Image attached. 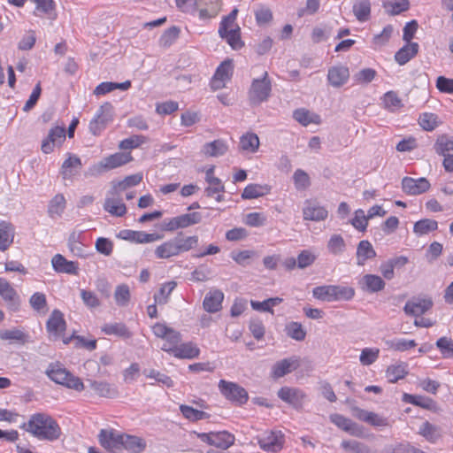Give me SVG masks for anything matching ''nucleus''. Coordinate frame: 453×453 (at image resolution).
Wrapping results in <instances>:
<instances>
[{
  "instance_id": "nucleus-30",
  "label": "nucleus",
  "mask_w": 453,
  "mask_h": 453,
  "mask_svg": "<svg viewBox=\"0 0 453 453\" xmlns=\"http://www.w3.org/2000/svg\"><path fill=\"white\" fill-rule=\"evenodd\" d=\"M102 331L106 335H115L122 339H129L133 335L128 327L121 322L107 323L102 326Z\"/></svg>"
},
{
  "instance_id": "nucleus-48",
  "label": "nucleus",
  "mask_w": 453,
  "mask_h": 453,
  "mask_svg": "<svg viewBox=\"0 0 453 453\" xmlns=\"http://www.w3.org/2000/svg\"><path fill=\"white\" fill-rule=\"evenodd\" d=\"M346 249V243L341 234H334L331 235L327 242V250L329 253L337 256L344 252Z\"/></svg>"
},
{
  "instance_id": "nucleus-9",
  "label": "nucleus",
  "mask_w": 453,
  "mask_h": 453,
  "mask_svg": "<svg viewBox=\"0 0 453 453\" xmlns=\"http://www.w3.org/2000/svg\"><path fill=\"white\" fill-rule=\"evenodd\" d=\"M112 120V105L104 103L97 110L95 117L89 123V130L94 135H98Z\"/></svg>"
},
{
  "instance_id": "nucleus-27",
  "label": "nucleus",
  "mask_w": 453,
  "mask_h": 453,
  "mask_svg": "<svg viewBox=\"0 0 453 453\" xmlns=\"http://www.w3.org/2000/svg\"><path fill=\"white\" fill-rule=\"evenodd\" d=\"M219 35L222 39L226 41L233 50H239L243 46V42L241 39V29L238 26L225 27V30L222 32H220L219 27Z\"/></svg>"
},
{
  "instance_id": "nucleus-54",
  "label": "nucleus",
  "mask_w": 453,
  "mask_h": 453,
  "mask_svg": "<svg viewBox=\"0 0 453 453\" xmlns=\"http://www.w3.org/2000/svg\"><path fill=\"white\" fill-rule=\"evenodd\" d=\"M70 251L76 257H84L87 256V248L79 241V235L73 233L68 239Z\"/></svg>"
},
{
  "instance_id": "nucleus-19",
  "label": "nucleus",
  "mask_w": 453,
  "mask_h": 453,
  "mask_svg": "<svg viewBox=\"0 0 453 453\" xmlns=\"http://www.w3.org/2000/svg\"><path fill=\"white\" fill-rule=\"evenodd\" d=\"M433 306V301L429 298H417L408 301L403 311L407 315L419 317Z\"/></svg>"
},
{
  "instance_id": "nucleus-8",
  "label": "nucleus",
  "mask_w": 453,
  "mask_h": 453,
  "mask_svg": "<svg viewBox=\"0 0 453 453\" xmlns=\"http://www.w3.org/2000/svg\"><path fill=\"white\" fill-rule=\"evenodd\" d=\"M220 393L229 401L243 404L248 401V393L240 385L234 382L220 380L219 382Z\"/></svg>"
},
{
  "instance_id": "nucleus-10",
  "label": "nucleus",
  "mask_w": 453,
  "mask_h": 453,
  "mask_svg": "<svg viewBox=\"0 0 453 453\" xmlns=\"http://www.w3.org/2000/svg\"><path fill=\"white\" fill-rule=\"evenodd\" d=\"M260 448L267 452H278L284 444V435L280 431H265L257 436Z\"/></svg>"
},
{
  "instance_id": "nucleus-16",
  "label": "nucleus",
  "mask_w": 453,
  "mask_h": 453,
  "mask_svg": "<svg viewBox=\"0 0 453 453\" xmlns=\"http://www.w3.org/2000/svg\"><path fill=\"white\" fill-rule=\"evenodd\" d=\"M66 323L63 313L58 310H54L46 323V329L50 338L57 340L65 330Z\"/></svg>"
},
{
  "instance_id": "nucleus-17",
  "label": "nucleus",
  "mask_w": 453,
  "mask_h": 453,
  "mask_svg": "<svg viewBox=\"0 0 453 453\" xmlns=\"http://www.w3.org/2000/svg\"><path fill=\"white\" fill-rule=\"evenodd\" d=\"M330 420L340 429L347 432L352 436L362 437L364 431L362 426L341 414L330 415Z\"/></svg>"
},
{
  "instance_id": "nucleus-1",
  "label": "nucleus",
  "mask_w": 453,
  "mask_h": 453,
  "mask_svg": "<svg viewBox=\"0 0 453 453\" xmlns=\"http://www.w3.org/2000/svg\"><path fill=\"white\" fill-rule=\"evenodd\" d=\"M98 439L100 444L112 453L125 449L131 453H142L147 446L146 441L135 435L119 434L113 429H102Z\"/></svg>"
},
{
  "instance_id": "nucleus-50",
  "label": "nucleus",
  "mask_w": 453,
  "mask_h": 453,
  "mask_svg": "<svg viewBox=\"0 0 453 453\" xmlns=\"http://www.w3.org/2000/svg\"><path fill=\"white\" fill-rule=\"evenodd\" d=\"M175 287V281H168L162 285L159 291L154 295L155 303L159 305L165 304Z\"/></svg>"
},
{
  "instance_id": "nucleus-21",
  "label": "nucleus",
  "mask_w": 453,
  "mask_h": 453,
  "mask_svg": "<svg viewBox=\"0 0 453 453\" xmlns=\"http://www.w3.org/2000/svg\"><path fill=\"white\" fill-rule=\"evenodd\" d=\"M349 78V71L345 65H334L328 69L327 81L334 88L343 86L348 81Z\"/></svg>"
},
{
  "instance_id": "nucleus-13",
  "label": "nucleus",
  "mask_w": 453,
  "mask_h": 453,
  "mask_svg": "<svg viewBox=\"0 0 453 453\" xmlns=\"http://www.w3.org/2000/svg\"><path fill=\"white\" fill-rule=\"evenodd\" d=\"M104 209L112 216L122 217L127 213V207L122 202L120 193L111 189L106 196Z\"/></svg>"
},
{
  "instance_id": "nucleus-15",
  "label": "nucleus",
  "mask_w": 453,
  "mask_h": 453,
  "mask_svg": "<svg viewBox=\"0 0 453 453\" xmlns=\"http://www.w3.org/2000/svg\"><path fill=\"white\" fill-rule=\"evenodd\" d=\"M430 182L426 178L420 177L414 179L404 177L402 180V189L409 196H418L426 192L430 188Z\"/></svg>"
},
{
  "instance_id": "nucleus-2",
  "label": "nucleus",
  "mask_w": 453,
  "mask_h": 453,
  "mask_svg": "<svg viewBox=\"0 0 453 453\" xmlns=\"http://www.w3.org/2000/svg\"><path fill=\"white\" fill-rule=\"evenodd\" d=\"M20 428L41 441H54L59 439L62 434L58 422L44 412L31 415L28 421L23 423Z\"/></svg>"
},
{
  "instance_id": "nucleus-29",
  "label": "nucleus",
  "mask_w": 453,
  "mask_h": 453,
  "mask_svg": "<svg viewBox=\"0 0 453 453\" xmlns=\"http://www.w3.org/2000/svg\"><path fill=\"white\" fill-rule=\"evenodd\" d=\"M356 256L357 265H364L368 259H372L376 257V251L369 241L363 240L357 247Z\"/></svg>"
},
{
  "instance_id": "nucleus-59",
  "label": "nucleus",
  "mask_w": 453,
  "mask_h": 453,
  "mask_svg": "<svg viewBox=\"0 0 453 453\" xmlns=\"http://www.w3.org/2000/svg\"><path fill=\"white\" fill-rule=\"evenodd\" d=\"M164 339H165V342L162 345L161 349L166 352L173 353L174 349L178 347V344L180 341V334L174 329L170 328L169 334H167Z\"/></svg>"
},
{
  "instance_id": "nucleus-60",
  "label": "nucleus",
  "mask_w": 453,
  "mask_h": 453,
  "mask_svg": "<svg viewBox=\"0 0 453 453\" xmlns=\"http://www.w3.org/2000/svg\"><path fill=\"white\" fill-rule=\"evenodd\" d=\"M130 289L126 284L117 286L114 292V299L119 306H127L130 300Z\"/></svg>"
},
{
  "instance_id": "nucleus-3",
  "label": "nucleus",
  "mask_w": 453,
  "mask_h": 453,
  "mask_svg": "<svg viewBox=\"0 0 453 453\" xmlns=\"http://www.w3.org/2000/svg\"><path fill=\"white\" fill-rule=\"evenodd\" d=\"M198 244V236H183L182 233L175 237L169 239L158 245L155 250V255L157 258L168 259L177 257L183 252H188Z\"/></svg>"
},
{
  "instance_id": "nucleus-51",
  "label": "nucleus",
  "mask_w": 453,
  "mask_h": 453,
  "mask_svg": "<svg viewBox=\"0 0 453 453\" xmlns=\"http://www.w3.org/2000/svg\"><path fill=\"white\" fill-rule=\"evenodd\" d=\"M407 374L406 365L403 363L392 365L388 367L386 376L389 382L395 383L397 380L404 378Z\"/></svg>"
},
{
  "instance_id": "nucleus-7",
  "label": "nucleus",
  "mask_w": 453,
  "mask_h": 453,
  "mask_svg": "<svg viewBox=\"0 0 453 453\" xmlns=\"http://www.w3.org/2000/svg\"><path fill=\"white\" fill-rule=\"evenodd\" d=\"M277 395L281 401L297 411L303 409L307 400V395L303 389L287 386L280 388L277 392Z\"/></svg>"
},
{
  "instance_id": "nucleus-39",
  "label": "nucleus",
  "mask_w": 453,
  "mask_h": 453,
  "mask_svg": "<svg viewBox=\"0 0 453 453\" xmlns=\"http://www.w3.org/2000/svg\"><path fill=\"white\" fill-rule=\"evenodd\" d=\"M65 199L62 194L56 195L50 202L48 213L50 218L61 217L65 209Z\"/></svg>"
},
{
  "instance_id": "nucleus-31",
  "label": "nucleus",
  "mask_w": 453,
  "mask_h": 453,
  "mask_svg": "<svg viewBox=\"0 0 453 453\" xmlns=\"http://www.w3.org/2000/svg\"><path fill=\"white\" fill-rule=\"evenodd\" d=\"M15 230L13 226L6 221L0 222V250H6L13 242Z\"/></svg>"
},
{
  "instance_id": "nucleus-37",
  "label": "nucleus",
  "mask_w": 453,
  "mask_h": 453,
  "mask_svg": "<svg viewBox=\"0 0 453 453\" xmlns=\"http://www.w3.org/2000/svg\"><path fill=\"white\" fill-rule=\"evenodd\" d=\"M28 334L19 328L10 330H0V340L10 341L11 342H18L24 344L27 342Z\"/></svg>"
},
{
  "instance_id": "nucleus-28",
  "label": "nucleus",
  "mask_w": 453,
  "mask_h": 453,
  "mask_svg": "<svg viewBox=\"0 0 453 453\" xmlns=\"http://www.w3.org/2000/svg\"><path fill=\"white\" fill-rule=\"evenodd\" d=\"M359 284L364 291L376 293L384 289L386 283L381 277L375 274H365Z\"/></svg>"
},
{
  "instance_id": "nucleus-12",
  "label": "nucleus",
  "mask_w": 453,
  "mask_h": 453,
  "mask_svg": "<svg viewBox=\"0 0 453 453\" xmlns=\"http://www.w3.org/2000/svg\"><path fill=\"white\" fill-rule=\"evenodd\" d=\"M202 220L200 212H190L173 217L165 222V229L167 231H175L179 228H186L188 226L198 224Z\"/></svg>"
},
{
  "instance_id": "nucleus-47",
  "label": "nucleus",
  "mask_w": 453,
  "mask_h": 453,
  "mask_svg": "<svg viewBox=\"0 0 453 453\" xmlns=\"http://www.w3.org/2000/svg\"><path fill=\"white\" fill-rule=\"evenodd\" d=\"M36 4L35 14L39 15L38 12L45 14L49 19H54L56 18L55 13V2L53 0H33Z\"/></svg>"
},
{
  "instance_id": "nucleus-38",
  "label": "nucleus",
  "mask_w": 453,
  "mask_h": 453,
  "mask_svg": "<svg viewBox=\"0 0 453 453\" xmlns=\"http://www.w3.org/2000/svg\"><path fill=\"white\" fill-rule=\"evenodd\" d=\"M418 124L425 131L431 132L438 127L441 124V121L438 115L434 113L423 112L418 117Z\"/></svg>"
},
{
  "instance_id": "nucleus-49",
  "label": "nucleus",
  "mask_w": 453,
  "mask_h": 453,
  "mask_svg": "<svg viewBox=\"0 0 453 453\" xmlns=\"http://www.w3.org/2000/svg\"><path fill=\"white\" fill-rule=\"evenodd\" d=\"M180 30L178 27L173 26L165 30L159 39V46L163 48H169L179 38Z\"/></svg>"
},
{
  "instance_id": "nucleus-24",
  "label": "nucleus",
  "mask_w": 453,
  "mask_h": 453,
  "mask_svg": "<svg viewBox=\"0 0 453 453\" xmlns=\"http://www.w3.org/2000/svg\"><path fill=\"white\" fill-rule=\"evenodd\" d=\"M298 359L296 357L284 358L276 362L272 367V376L279 379L291 372L298 367Z\"/></svg>"
},
{
  "instance_id": "nucleus-53",
  "label": "nucleus",
  "mask_w": 453,
  "mask_h": 453,
  "mask_svg": "<svg viewBox=\"0 0 453 453\" xmlns=\"http://www.w3.org/2000/svg\"><path fill=\"white\" fill-rule=\"evenodd\" d=\"M142 174H132L127 176L124 180L118 181L117 183L113 182L112 189H116L117 192L120 193L121 191H124L128 188L138 185L142 181Z\"/></svg>"
},
{
  "instance_id": "nucleus-5",
  "label": "nucleus",
  "mask_w": 453,
  "mask_h": 453,
  "mask_svg": "<svg viewBox=\"0 0 453 453\" xmlns=\"http://www.w3.org/2000/svg\"><path fill=\"white\" fill-rule=\"evenodd\" d=\"M48 377L54 382L65 386L68 388L76 391H81L84 388L83 382L80 378L70 373L65 368L56 364H51L46 371Z\"/></svg>"
},
{
  "instance_id": "nucleus-26",
  "label": "nucleus",
  "mask_w": 453,
  "mask_h": 453,
  "mask_svg": "<svg viewBox=\"0 0 453 453\" xmlns=\"http://www.w3.org/2000/svg\"><path fill=\"white\" fill-rule=\"evenodd\" d=\"M224 294L221 290L214 289L208 292L203 299V306L210 313L219 311L222 307Z\"/></svg>"
},
{
  "instance_id": "nucleus-36",
  "label": "nucleus",
  "mask_w": 453,
  "mask_h": 453,
  "mask_svg": "<svg viewBox=\"0 0 453 453\" xmlns=\"http://www.w3.org/2000/svg\"><path fill=\"white\" fill-rule=\"evenodd\" d=\"M268 185L249 184L242 193V199H255L264 196L270 192Z\"/></svg>"
},
{
  "instance_id": "nucleus-23",
  "label": "nucleus",
  "mask_w": 453,
  "mask_h": 453,
  "mask_svg": "<svg viewBox=\"0 0 453 453\" xmlns=\"http://www.w3.org/2000/svg\"><path fill=\"white\" fill-rule=\"evenodd\" d=\"M132 160L130 153L117 152L104 157L98 165V167L104 171L119 167Z\"/></svg>"
},
{
  "instance_id": "nucleus-61",
  "label": "nucleus",
  "mask_w": 453,
  "mask_h": 453,
  "mask_svg": "<svg viewBox=\"0 0 453 453\" xmlns=\"http://www.w3.org/2000/svg\"><path fill=\"white\" fill-rule=\"evenodd\" d=\"M143 374L150 379L155 380L157 383L165 386L167 388H171L173 386V380L166 374L161 373L159 371L150 369L144 370Z\"/></svg>"
},
{
  "instance_id": "nucleus-64",
  "label": "nucleus",
  "mask_w": 453,
  "mask_h": 453,
  "mask_svg": "<svg viewBox=\"0 0 453 453\" xmlns=\"http://www.w3.org/2000/svg\"><path fill=\"white\" fill-rule=\"evenodd\" d=\"M436 346L444 357H453V340L448 337H441L436 342Z\"/></svg>"
},
{
  "instance_id": "nucleus-63",
  "label": "nucleus",
  "mask_w": 453,
  "mask_h": 453,
  "mask_svg": "<svg viewBox=\"0 0 453 453\" xmlns=\"http://www.w3.org/2000/svg\"><path fill=\"white\" fill-rule=\"evenodd\" d=\"M380 349L376 348H365L362 349L359 361L363 365L373 364L379 357Z\"/></svg>"
},
{
  "instance_id": "nucleus-56",
  "label": "nucleus",
  "mask_w": 453,
  "mask_h": 453,
  "mask_svg": "<svg viewBox=\"0 0 453 453\" xmlns=\"http://www.w3.org/2000/svg\"><path fill=\"white\" fill-rule=\"evenodd\" d=\"M285 331L288 336L296 341H303L306 336V331L298 322H290L286 325Z\"/></svg>"
},
{
  "instance_id": "nucleus-22",
  "label": "nucleus",
  "mask_w": 453,
  "mask_h": 453,
  "mask_svg": "<svg viewBox=\"0 0 453 453\" xmlns=\"http://www.w3.org/2000/svg\"><path fill=\"white\" fill-rule=\"evenodd\" d=\"M0 296L7 303V306L10 310H18L19 305V296L5 279H0Z\"/></svg>"
},
{
  "instance_id": "nucleus-6",
  "label": "nucleus",
  "mask_w": 453,
  "mask_h": 453,
  "mask_svg": "<svg viewBox=\"0 0 453 453\" xmlns=\"http://www.w3.org/2000/svg\"><path fill=\"white\" fill-rule=\"evenodd\" d=\"M272 90L268 73L265 72L260 79H254L250 91L249 98L252 104H259L268 99Z\"/></svg>"
},
{
  "instance_id": "nucleus-46",
  "label": "nucleus",
  "mask_w": 453,
  "mask_h": 453,
  "mask_svg": "<svg viewBox=\"0 0 453 453\" xmlns=\"http://www.w3.org/2000/svg\"><path fill=\"white\" fill-rule=\"evenodd\" d=\"M438 228V223L434 219H424L417 221L413 226V232L418 235L427 234Z\"/></svg>"
},
{
  "instance_id": "nucleus-40",
  "label": "nucleus",
  "mask_w": 453,
  "mask_h": 453,
  "mask_svg": "<svg viewBox=\"0 0 453 453\" xmlns=\"http://www.w3.org/2000/svg\"><path fill=\"white\" fill-rule=\"evenodd\" d=\"M227 151V145L222 140H215L211 142L205 143L203 147V152L206 156L219 157Z\"/></svg>"
},
{
  "instance_id": "nucleus-14",
  "label": "nucleus",
  "mask_w": 453,
  "mask_h": 453,
  "mask_svg": "<svg viewBox=\"0 0 453 453\" xmlns=\"http://www.w3.org/2000/svg\"><path fill=\"white\" fill-rule=\"evenodd\" d=\"M65 140V127L56 126L50 129L48 136L42 142V151L50 154L54 150L56 146H60Z\"/></svg>"
},
{
  "instance_id": "nucleus-34",
  "label": "nucleus",
  "mask_w": 453,
  "mask_h": 453,
  "mask_svg": "<svg viewBox=\"0 0 453 453\" xmlns=\"http://www.w3.org/2000/svg\"><path fill=\"white\" fill-rule=\"evenodd\" d=\"M434 151L440 156H447L453 151V137L448 134H441L434 144Z\"/></svg>"
},
{
  "instance_id": "nucleus-20",
  "label": "nucleus",
  "mask_w": 453,
  "mask_h": 453,
  "mask_svg": "<svg viewBox=\"0 0 453 453\" xmlns=\"http://www.w3.org/2000/svg\"><path fill=\"white\" fill-rule=\"evenodd\" d=\"M53 269L58 273L77 275L79 273V264L67 260L63 255L56 254L51 259Z\"/></svg>"
},
{
  "instance_id": "nucleus-4",
  "label": "nucleus",
  "mask_w": 453,
  "mask_h": 453,
  "mask_svg": "<svg viewBox=\"0 0 453 453\" xmlns=\"http://www.w3.org/2000/svg\"><path fill=\"white\" fill-rule=\"evenodd\" d=\"M312 295L316 299L323 302L349 301L354 297L355 290L350 287L326 285L314 288Z\"/></svg>"
},
{
  "instance_id": "nucleus-42",
  "label": "nucleus",
  "mask_w": 453,
  "mask_h": 453,
  "mask_svg": "<svg viewBox=\"0 0 453 453\" xmlns=\"http://www.w3.org/2000/svg\"><path fill=\"white\" fill-rule=\"evenodd\" d=\"M353 12L357 20L364 22L368 20L371 13V3L369 0H357L353 5Z\"/></svg>"
},
{
  "instance_id": "nucleus-55",
  "label": "nucleus",
  "mask_w": 453,
  "mask_h": 453,
  "mask_svg": "<svg viewBox=\"0 0 453 453\" xmlns=\"http://www.w3.org/2000/svg\"><path fill=\"white\" fill-rule=\"evenodd\" d=\"M282 299L280 297L268 298L263 302L251 301L250 305L253 310L259 311H267L273 313V307L280 304Z\"/></svg>"
},
{
  "instance_id": "nucleus-11",
  "label": "nucleus",
  "mask_w": 453,
  "mask_h": 453,
  "mask_svg": "<svg viewBox=\"0 0 453 453\" xmlns=\"http://www.w3.org/2000/svg\"><path fill=\"white\" fill-rule=\"evenodd\" d=\"M328 216V211L321 205L317 200L307 199L303 207V217L304 220L323 221Z\"/></svg>"
},
{
  "instance_id": "nucleus-35",
  "label": "nucleus",
  "mask_w": 453,
  "mask_h": 453,
  "mask_svg": "<svg viewBox=\"0 0 453 453\" xmlns=\"http://www.w3.org/2000/svg\"><path fill=\"white\" fill-rule=\"evenodd\" d=\"M199 354V348L192 342L180 344V346L175 348L173 351L174 357L179 358L192 359L197 357Z\"/></svg>"
},
{
  "instance_id": "nucleus-58",
  "label": "nucleus",
  "mask_w": 453,
  "mask_h": 453,
  "mask_svg": "<svg viewBox=\"0 0 453 453\" xmlns=\"http://www.w3.org/2000/svg\"><path fill=\"white\" fill-rule=\"evenodd\" d=\"M409 0H390L384 4L387 12L392 15H397L409 9Z\"/></svg>"
},
{
  "instance_id": "nucleus-41",
  "label": "nucleus",
  "mask_w": 453,
  "mask_h": 453,
  "mask_svg": "<svg viewBox=\"0 0 453 453\" xmlns=\"http://www.w3.org/2000/svg\"><path fill=\"white\" fill-rule=\"evenodd\" d=\"M234 435L226 432L220 431L214 433L212 446L221 449H227L234 443Z\"/></svg>"
},
{
  "instance_id": "nucleus-25",
  "label": "nucleus",
  "mask_w": 453,
  "mask_h": 453,
  "mask_svg": "<svg viewBox=\"0 0 453 453\" xmlns=\"http://www.w3.org/2000/svg\"><path fill=\"white\" fill-rule=\"evenodd\" d=\"M214 173V166L207 169L205 173V180L209 183V187L205 189V193L208 196H214L216 194V200L218 202L222 201L223 196L219 195L220 192L224 191V186L221 183V180L213 176Z\"/></svg>"
},
{
  "instance_id": "nucleus-45",
  "label": "nucleus",
  "mask_w": 453,
  "mask_h": 453,
  "mask_svg": "<svg viewBox=\"0 0 453 453\" xmlns=\"http://www.w3.org/2000/svg\"><path fill=\"white\" fill-rule=\"evenodd\" d=\"M259 139L256 134L248 133L240 139V148L242 150L254 153L258 150Z\"/></svg>"
},
{
  "instance_id": "nucleus-32",
  "label": "nucleus",
  "mask_w": 453,
  "mask_h": 453,
  "mask_svg": "<svg viewBox=\"0 0 453 453\" xmlns=\"http://www.w3.org/2000/svg\"><path fill=\"white\" fill-rule=\"evenodd\" d=\"M418 44L417 42H407L395 55V61L403 65L413 58L418 51Z\"/></svg>"
},
{
  "instance_id": "nucleus-33",
  "label": "nucleus",
  "mask_w": 453,
  "mask_h": 453,
  "mask_svg": "<svg viewBox=\"0 0 453 453\" xmlns=\"http://www.w3.org/2000/svg\"><path fill=\"white\" fill-rule=\"evenodd\" d=\"M90 388L100 396L113 398L118 395L117 388L106 381H89Z\"/></svg>"
},
{
  "instance_id": "nucleus-18",
  "label": "nucleus",
  "mask_w": 453,
  "mask_h": 453,
  "mask_svg": "<svg viewBox=\"0 0 453 453\" xmlns=\"http://www.w3.org/2000/svg\"><path fill=\"white\" fill-rule=\"evenodd\" d=\"M118 237L135 243H150L161 238V236L156 233L148 234L143 231H134L129 229L121 230L119 233Z\"/></svg>"
},
{
  "instance_id": "nucleus-62",
  "label": "nucleus",
  "mask_w": 453,
  "mask_h": 453,
  "mask_svg": "<svg viewBox=\"0 0 453 453\" xmlns=\"http://www.w3.org/2000/svg\"><path fill=\"white\" fill-rule=\"evenodd\" d=\"M294 184L297 190H305L311 185L310 177L302 169H297L293 175Z\"/></svg>"
},
{
  "instance_id": "nucleus-43",
  "label": "nucleus",
  "mask_w": 453,
  "mask_h": 453,
  "mask_svg": "<svg viewBox=\"0 0 453 453\" xmlns=\"http://www.w3.org/2000/svg\"><path fill=\"white\" fill-rule=\"evenodd\" d=\"M403 399L409 403L420 406L426 410H434L436 407V403L434 400L420 395L404 394Z\"/></svg>"
},
{
  "instance_id": "nucleus-57",
  "label": "nucleus",
  "mask_w": 453,
  "mask_h": 453,
  "mask_svg": "<svg viewBox=\"0 0 453 453\" xmlns=\"http://www.w3.org/2000/svg\"><path fill=\"white\" fill-rule=\"evenodd\" d=\"M180 410L181 414L190 421H198L209 418L208 413L188 405L182 404L180 406Z\"/></svg>"
},
{
  "instance_id": "nucleus-52",
  "label": "nucleus",
  "mask_w": 453,
  "mask_h": 453,
  "mask_svg": "<svg viewBox=\"0 0 453 453\" xmlns=\"http://www.w3.org/2000/svg\"><path fill=\"white\" fill-rule=\"evenodd\" d=\"M294 119L306 127L311 123H319V117L305 109H297L293 113Z\"/></svg>"
},
{
  "instance_id": "nucleus-44",
  "label": "nucleus",
  "mask_w": 453,
  "mask_h": 453,
  "mask_svg": "<svg viewBox=\"0 0 453 453\" xmlns=\"http://www.w3.org/2000/svg\"><path fill=\"white\" fill-rule=\"evenodd\" d=\"M81 167V161L77 156H69L62 165V175L64 179H70L74 174V170Z\"/></svg>"
}]
</instances>
